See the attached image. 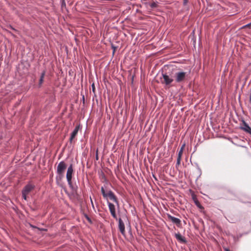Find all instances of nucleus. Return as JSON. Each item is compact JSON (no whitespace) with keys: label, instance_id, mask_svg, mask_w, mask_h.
Returning a JSON list of instances; mask_svg holds the SVG:
<instances>
[{"label":"nucleus","instance_id":"obj_19","mask_svg":"<svg viewBox=\"0 0 251 251\" xmlns=\"http://www.w3.org/2000/svg\"><path fill=\"white\" fill-rule=\"evenodd\" d=\"M224 250L225 251H230L229 249H228L226 248H224Z\"/></svg>","mask_w":251,"mask_h":251},{"label":"nucleus","instance_id":"obj_12","mask_svg":"<svg viewBox=\"0 0 251 251\" xmlns=\"http://www.w3.org/2000/svg\"><path fill=\"white\" fill-rule=\"evenodd\" d=\"M184 147H185V144H184L182 146V147L180 148V149L178 152V156H177V158L176 165L179 166L180 164V161L181 159V157H182V155L183 154Z\"/></svg>","mask_w":251,"mask_h":251},{"label":"nucleus","instance_id":"obj_4","mask_svg":"<svg viewBox=\"0 0 251 251\" xmlns=\"http://www.w3.org/2000/svg\"><path fill=\"white\" fill-rule=\"evenodd\" d=\"M67 168V165L64 161H61L58 165L57 167V174L58 176H56L57 180H61L64 176V172Z\"/></svg>","mask_w":251,"mask_h":251},{"label":"nucleus","instance_id":"obj_15","mask_svg":"<svg viewBox=\"0 0 251 251\" xmlns=\"http://www.w3.org/2000/svg\"><path fill=\"white\" fill-rule=\"evenodd\" d=\"M45 75V72L44 71L42 73V74H41V75L40 76V78L39 83V85L40 86L42 85V83H43V82L44 81V78Z\"/></svg>","mask_w":251,"mask_h":251},{"label":"nucleus","instance_id":"obj_17","mask_svg":"<svg viewBox=\"0 0 251 251\" xmlns=\"http://www.w3.org/2000/svg\"><path fill=\"white\" fill-rule=\"evenodd\" d=\"M245 27L251 28V23L249 24H247V25H245V26H244L243 27V28H245Z\"/></svg>","mask_w":251,"mask_h":251},{"label":"nucleus","instance_id":"obj_9","mask_svg":"<svg viewBox=\"0 0 251 251\" xmlns=\"http://www.w3.org/2000/svg\"><path fill=\"white\" fill-rule=\"evenodd\" d=\"M241 129L251 134V128L244 121H243L242 124L241 126Z\"/></svg>","mask_w":251,"mask_h":251},{"label":"nucleus","instance_id":"obj_10","mask_svg":"<svg viewBox=\"0 0 251 251\" xmlns=\"http://www.w3.org/2000/svg\"><path fill=\"white\" fill-rule=\"evenodd\" d=\"M118 222H119V224H118L119 229L120 232H121V233L123 235H125V224H124L123 221H122V220L121 218L119 219Z\"/></svg>","mask_w":251,"mask_h":251},{"label":"nucleus","instance_id":"obj_11","mask_svg":"<svg viewBox=\"0 0 251 251\" xmlns=\"http://www.w3.org/2000/svg\"><path fill=\"white\" fill-rule=\"evenodd\" d=\"M80 128V125H77L75 126V128L73 130V132L71 133V137L70 138V142H72L73 140L75 138V137L77 134L78 131Z\"/></svg>","mask_w":251,"mask_h":251},{"label":"nucleus","instance_id":"obj_18","mask_svg":"<svg viewBox=\"0 0 251 251\" xmlns=\"http://www.w3.org/2000/svg\"><path fill=\"white\" fill-rule=\"evenodd\" d=\"M92 87L93 91L94 92H95V85H94V83L92 84Z\"/></svg>","mask_w":251,"mask_h":251},{"label":"nucleus","instance_id":"obj_2","mask_svg":"<svg viewBox=\"0 0 251 251\" xmlns=\"http://www.w3.org/2000/svg\"><path fill=\"white\" fill-rule=\"evenodd\" d=\"M101 192L104 199H107L108 198L113 201L116 203L118 206H119V201L117 197L114 193L111 191L109 190L107 193L105 191L103 187H101Z\"/></svg>","mask_w":251,"mask_h":251},{"label":"nucleus","instance_id":"obj_14","mask_svg":"<svg viewBox=\"0 0 251 251\" xmlns=\"http://www.w3.org/2000/svg\"><path fill=\"white\" fill-rule=\"evenodd\" d=\"M175 237L177 240L182 243H186L185 237H183L180 233H176Z\"/></svg>","mask_w":251,"mask_h":251},{"label":"nucleus","instance_id":"obj_24","mask_svg":"<svg viewBox=\"0 0 251 251\" xmlns=\"http://www.w3.org/2000/svg\"><path fill=\"white\" fill-rule=\"evenodd\" d=\"M87 219H88V220H90V219H89V217H87Z\"/></svg>","mask_w":251,"mask_h":251},{"label":"nucleus","instance_id":"obj_6","mask_svg":"<svg viewBox=\"0 0 251 251\" xmlns=\"http://www.w3.org/2000/svg\"><path fill=\"white\" fill-rule=\"evenodd\" d=\"M74 172L73 165L71 164L69 167L68 168L67 174H66V178L68 183V184L70 187H72V175Z\"/></svg>","mask_w":251,"mask_h":251},{"label":"nucleus","instance_id":"obj_1","mask_svg":"<svg viewBox=\"0 0 251 251\" xmlns=\"http://www.w3.org/2000/svg\"><path fill=\"white\" fill-rule=\"evenodd\" d=\"M188 75L187 72L181 71L176 72L174 75L175 81L177 83L182 84L186 81Z\"/></svg>","mask_w":251,"mask_h":251},{"label":"nucleus","instance_id":"obj_20","mask_svg":"<svg viewBox=\"0 0 251 251\" xmlns=\"http://www.w3.org/2000/svg\"><path fill=\"white\" fill-rule=\"evenodd\" d=\"M224 250L225 251H230L229 249H228L226 248H224Z\"/></svg>","mask_w":251,"mask_h":251},{"label":"nucleus","instance_id":"obj_13","mask_svg":"<svg viewBox=\"0 0 251 251\" xmlns=\"http://www.w3.org/2000/svg\"><path fill=\"white\" fill-rule=\"evenodd\" d=\"M191 196H192V198L193 200L194 201L195 204L199 208H201V203H200L199 201L197 199L196 195L194 193H192Z\"/></svg>","mask_w":251,"mask_h":251},{"label":"nucleus","instance_id":"obj_21","mask_svg":"<svg viewBox=\"0 0 251 251\" xmlns=\"http://www.w3.org/2000/svg\"><path fill=\"white\" fill-rule=\"evenodd\" d=\"M90 200H91V204L92 205V206L94 207L93 202V201H92L91 198H90Z\"/></svg>","mask_w":251,"mask_h":251},{"label":"nucleus","instance_id":"obj_16","mask_svg":"<svg viewBox=\"0 0 251 251\" xmlns=\"http://www.w3.org/2000/svg\"><path fill=\"white\" fill-rule=\"evenodd\" d=\"M150 6L152 8H155L157 6V4L156 2H153L151 3Z\"/></svg>","mask_w":251,"mask_h":251},{"label":"nucleus","instance_id":"obj_7","mask_svg":"<svg viewBox=\"0 0 251 251\" xmlns=\"http://www.w3.org/2000/svg\"><path fill=\"white\" fill-rule=\"evenodd\" d=\"M107 204L108 205L109 209L110 212L111 213V215L113 217V218H114L116 220H117V216L116 214V210H115V205L113 203H112L109 201L107 202Z\"/></svg>","mask_w":251,"mask_h":251},{"label":"nucleus","instance_id":"obj_3","mask_svg":"<svg viewBox=\"0 0 251 251\" xmlns=\"http://www.w3.org/2000/svg\"><path fill=\"white\" fill-rule=\"evenodd\" d=\"M162 77L161 78V83L165 85L166 88H169L173 85L172 83L175 81L167 73L162 74Z\"/></svg>","mask_w":251,"mask_h":251},{"label":"nucleus","instance_id":"obj_5","mask_svg":"<svg viewBox=\"0 0 251 251\" xmlns=\"http://www.w3.org/2000/svg\"><path fill=\"white\" fill-rule=\"evenodd\" d=\"M35 185L31 182H29L26 185L22 190V197L25 200H27V195L35 188Z\"/></svg>","mask_w":251,"mask_h":251},{"label":"nucleus","instance_id":"obj_23","mask_svg":"<svg viewBox=\"0 0 251 251\" xmlns=\"http://www.w3.org/2000/svg\"><path fill=\"white\" fill-rule=\"evenodd\" d=\"M96 159L98 160V155L96 156Z\"/></svg>","mask_w":251,"mask_h":251},{"label":"nucleus","instance_id":"obj_22","mask_svg":"<svg viewBox=\"0 0 251 251\" xmlns=\"http://www.w3.org/2000/svg\"><path fill=\"white\" fill-rule=\"evenodd\" d=\"M11 28L13 30H15V31H16V30L15 28H13L12 27H11Z\"/></svg>","mask_w":251,"mask_h":251},{"label":"nucleus","instance_id":"obj_8","mask_svg":"<svg viewBox=\"0 0 251 251\" xmlns=\"http://www.w3.org/2000/svg\"><path fill=\"white\" fill-rule=\"evenodd\" d=\"M167 217L173 223L175 224L178 227H180L181 226V221L179 219L173 217L170 214H168Z\"/></svg>","mask_w":251,"mask_h":251}]
</instances>
